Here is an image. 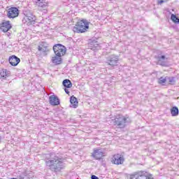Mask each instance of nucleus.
<instances>
[{"mask_svg":"<svg viewBox=\"0 0 179 179\" xmlns=\"http://www.w3.org/2000/svg\"><path fill=\"white\" fill-rule=\"evenodd\" d=\"M131 179H153L152 176H148L144 172H140L138 174L131 176Z\"/></svg>","mask_w":179,"mask_h":179,"instance_id":"1a4fd4ad","label":"nucleus"},{"mask_svg":"<svg viewBox=\"0 0 179 179\" xmlns=\"http://www.w3.org/2000/svg\"><path fill=\"white\" fill-rule=\"evenodd\" d=\"M38 51H41L42 52H48V47L41 45L38 46Z\"/></svg>","mask_w":179,"mask_h":179,"instance_id":"5701e85b","label":"nucleus"},{"mask_svg":"<svg viewBox=\"0 0 179 179\" xmlns=\"http://www.w3.org/2000/svg\"><path fill=\"white\" fill-rule=\"evenodd\" d=\"M51 61L54 65H61V64H62V58L57 55L52 57Z\"/></svg>","mask_w":179,"mask_h":179,"instance_id":"f3484780","label":"nucleus"},{"mask_svg":"<svg viewBox=\"0 0 179 179\" xmlns=\"http://www.w3.org/2000/svg\"><path fill=\"white\" fill-rule=\"evenodd\" d=\"M103 156H104V152H103L100 150H95L92 153V157H94L96 160H100L101 157H103Z\"/></svg>","mask_w":179,"mask_h":179,"instance_id":"ddd939ff","label":"nucleus"},{"mask_svg":"<svg viewBox=\"0 0 179 179\" xmlns=\"http://www.w3.org/2000/svg\"><path fill=\"white\" fill-rule=\"evenodd\" d=\"M157 59L158 60L159 65H161V66H166V65H167V63L166 62L167 61V58H166V56L158 55Z\"/></svg>","mask_w":179,"mask_h":179,"instance_id":"4468645a","label":"nucleus"},{"mask_svg":"<svg viewBox=\"0 0 179 179\" xmlns=\"http://www.w3.org/2000/svg\"><path fill=\"white\" fill-rule=\"evenodd\" d=\"M171 114L172 117H177V115H178V114H179L178 108L177 106H173L171 108Z\"/></svg>","mask_w":179,"mask_h":179,"instance_id":"6ab92c4d","label":"nucleus"},{"mask_svg":"<svg viewBox=\"0 0 179 179\" xmlns=\"http://www.w3.org/2000/svg\"><path fill=\"white\" fill-rule=\"evenodd\" d=\"M91 179H99V177H97V176H94V175H92V176H91Z\"/></svg>","mask_w":179,"mask_h":179,"instance_id":"cd10ccee","label":"nucleus"},{"mask_svg":"<svg viewBox=\"0 0 179 179\" xmlns=\"http://www.w3.org/2000/svg\"><path fill=\"white\" fill-rule=\"evenodd\" d=\"M119 61H120V58L118 57V56L115 55H112L108 57H107L106 64L112 66V68H114V66H117V65H118Z\"/></svg>","mask_w":179,"mask_h":179,"instance_id":"39448f33","label":"nucleus"},{"mask_svg":"<svg viewBox=\"0 0 179 179\" xmlns=\"http://www.w3.org/2000/svg\"><path fill=\"white\" fill-rule=\"evenodd\" d=\"M88 48L93 51H96V50L100 49V44H99V41L96 40H90L88 43Z\"/></svg>","mask_w":179,"mask_h":179,"instance_id":"6e6552de","label":"nucleus"},{"mask_svg":"<svg viewBox=\"0 0 179 179\" xmlns=\"http://www.w3.org/2000/svg\"><path fill=\"white\" fill-rule=\"evenodd\" d=\"M49 102L51 106H59V99L55 95L49 96Z\"/></svg>","mask_w":179,"mask_h":179,"instance_id":"f8f14e48","label":"nucleus"},{"mask_svg":"<svg viewBox=\"0 0 179 179\" xmlns=\"http://www.w3.org/2000/svg\"><path fill=\"white\" fill-rule=\"evenodd\" d=\"M63 86L67 89L72 87V82L69 79H65L63 80Z\"/></svg>","mask_w":179,"mask_h":179,"instance_id":"aec40b11","label":"nucleus"},{"mask_svg":"<svg viewBox=\"0 0 179 179\" xmlns=\"http://www.w3.org/2000/svg\"><path fill=\"white\" fill-rule=\"evenodd\" d=\"M10 179H17V178H10Z\"/></svg>","mask_w":179,"mask_h":179,"instance_id":"c756f323","label":"nucleus"},{"mask_svg":"<svg viewBox=\"0 0 179 179\" xmlns=\"http://www.w3.org/2000/svg\"><path fill=\"white\" fill-rule=\"evenodd\" d=\"M89 30V22L86 20H81L73 27L74 33H86Z\"/></svg>","mask_w":179,"mask_h":179,"instance_id":"f03ea898","label":"nucleus"},{"mask_svg":"<svg viewBox=\"0 0 179 179\" xmlns=\"http://www.w3.org/2000/svg\"><path fill=\"white\" fill-rule=\"evenodd\" d=\"M128 117L122 115H117L115 117L114 124L117 128L124 129L127 127Z\"/></svg>","mask_w":179,"mask_h":179,"instance_id":"7ed1b4c3","label":"nucleus"},{"mask_svg":"<svg viewBox=\"0 0 179 179\" xmlns=\"http://www.w3.org/2000/svg\"><path fill=\"white\" fill-rule=\"evenodd\" d=\"M37 5L40 10L43 11V13H47V3L42 2L41 0H38Z\"/></svg>","mask_w":179,"mask_h":179,"instance_id":"2eb2a0df","label":"nucleus"},{"mask_svg":"<svg viewBox=\"0 0 179 179\" xmlns=\"http://www.w3.org/2000/svg\"><path fill=\"white\" fill-rule=\"evenodd\" d=\"M8 61L12 66H17L20 62V59L15 55H12L9 57Z\"/></svg>","mask_w":179,"mask_h":179,"instance_id":"9b49d317","label":"nucleus"},{"mask_svg":"<svg viewBox=\"0 0 179 179\" xmlns=\"http://www.w3.org/2000/svg\"><path fill=\"white\" fill-rule=\"evenodd\" d=\"M169 0H157L158 5H162L166 2H168Z\"/></svg>","mask_w":179,"mask_h":179,"instance_id":"a878e982","label":"nucleus"},{"mask_svg":"<svg viewBox=\"0 0 179 179\" xmlns=\"http://www.w3.org/2000/svg\"><path fill=\"white\" fill-rule=\"evenodd\" d=\"M125 159H124V157H122L120 154H117L113 155L112 162L113 164H117V166L120 164H122Z\"/></svg>","mask_w":179,"mask_h":179,"instance_id":"0eeeda50","label":"nucleus"},{"mask_svg":"<svg viewBox=\"0 0 179 179\" xmlns=\"http://www.w3.org/2000/svg\"><path fill=\"white\" fill-rule=\"evenodd\" d=\"M0 142H1V136H0Z\"/></svg>","mask_w":179,"mask_h":179,"instance_id":"7c9ffc66","label":"nucleus"},{"mask_svg":"<svg viewBox=\"0 0 179 179\" xmlns=\"http://www.w3.org/2000/svg\"><path fill=\"white\" fill-rule=\"evenodd\" d=\"M167 82V77H161L158 79V83L164 86V83Z\"/></svg>","mask_w":179,"mask_h":179,"instance_id":"4be33fe9","label":"nucleus"},{"mask_svg":"<svg viewBox=\"0 0 179 179\" xmlns=\"http://www.w3.org/2000/svg\"><path fill=\"white\" fill-rule=\"evenodd\" d=\"M6 36H7L8 37H9V36H10V33L8 32V33L6 34Z\"/></svg>","mask_w":179,"mask_h":179,"instance_id":"c85d7f7f","label":"nucleus"},{"mask_svg":"<svg viewBox=\"0 0 179 179\" xmlns=\"http://www.w3.org/2000/svg\"><path fill=\"white\" fill-rule=\"evenodd\" d=\"M25 20H28L29 23H33L34 22H36V16L31 13L27 14Z\"/></svg>","mask_w":179,"mask_h":179,"instance_id":"a211bd4d","label":"nucleus"},{"mask_svg":"<svg viewBox=\"0 0 179 179\" xmlns=\"http://www.w3.org/2000/svg\"><path fill=\"white\" fill-rule=\"evenodd\" d=\"M70 107H71L72 108H78V99H76V97H75L74 96H71L70 98Z\"/></svg>","mask_w":179,"mask_h":179,"instance_id":"dca6fc26","label":"nucleus"},{"mask_svg":"<svg viewBox=\"0 0 179 179\" xmlns=\"http://www.w3.org/2000/svg\"><path fill=\"white\" fill-rule=\"evenodd\" d=\"M64 92L66 93V94H69L70 93L69 90L66 89V87L64 88Z\"/></svg>","mask_w":179,"mask_h":179,"instance_id":"bb28decb","label":"nucleus"},{"mask_svg":"<svg viewBox=\"0 0 179 179\" xmlns=\"http://www.w3.org/2000/svg\"><path fill=\"white\" fill-rule=\"evenodd\" d=\"M7 16L10 19H15V17H17V16H19V9H17L16 7L9 8Z\"/></svg>","mask_w":179,"mask_h":179,"instance_id":"423d86ee","label":"nucleus"},{"mask_svg":"<svg viewBox=\"0 0 179 179\" xmlns=\"http://www.w3.org/2000/svg\"><path fill=\"white\" fill-rule=\"evenodd\" d=\"M53 50L57 57H62L66 53V48L60 43L55 45Z\"/></svg>","mask_w":179,"mask_h":179,"instance_id":"20e7f679","label":"nucleus"},{"mask_svg":"<svg viewBox=\"0 0 179 179\" xmlns=\"http://www.w3.org/2000/svg\"><path fill=\"white\" fill-rule=\"evenodd\" d=\"M171 19L172 21H173L174 23L179 24V18L177 17V15L171 14Z\"/></svg>","mask_w":179,"mask_h":179,"instance_id":"b1692460","label":"nucleus"},{"mask_svg":"<svg viewBox=\"0 0 179 179\" xmlns=\"http://www.w3.org/2000/svg\"><path fill=\"white\" fill-rule=\"evenodd\" d=\"M45 164L49 170L55 173H58L64 169V161L62 158L57 156V155L54 153L49 155V157H47L45 161Z\"/></svg>","mask_w":179,"mask_h":179,"instance_id":"f257e3e1","label":"nucleus"},{"mask_svg":"<svg viewBox=\"0 0 179 179\" xmlns=\"http://www.w3.org/2000/svg\"><path fill=\"white\" fill-rule=\"evenodd\" d=\"M10 29H12V25L9 21L3 22L0 26V29L1 31H3V33H8Z\"/></svg>","mask_w":179,"mask_h":179,"instance_id":"9d476101","label":"nucleus"},{"mask_svg":"<svg viewBox=\"0 0 179 179\" xmlns=\"http://www.w3.org/2000/svg\"><path fill=\"white\" fill-rule=\"evenodd\" d=\"M8 75H9V73L7 72V70L2 69V71L0 72V79H5Z\"/></svg>","mask_w":179,"mask_h":179,"instance_id":"412c9836","label":"nucleus"},{"mask_svg":"<svg viewBox=\"0 0 179 179\" xmlns=\"http://www.w3.org/2000/svg\"><path fill=\"white\" fill-rule=\"evenodd\" d=\"M166 80H169L170 85H174V83H176V80H174L173 77H167Z\"/></svg>","mask_w":179,"mask_h":179,"instance_id":"393cba45","label":"nucleus"}]
</instances>
